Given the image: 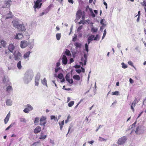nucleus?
<instances>
[{
	"label": "nucleus",
	"instance_id": "24",
	"mask_svg": "<svg viewBox=\"0 0 146 146\" xmlns=\"http://www.w3.org/2000/svg\"><path fill=\"white\" fill-rule=\"evenodd\" d=\"M46 80L45 78H44L43 80H42V83L44 85H45L47 87H48L47 84Z\"/></svg>",
	"mask_w": 146,
	"mask_h": 146
},
{
	"label": "nucleus",
	"instance_id": "44",
	"mask_svg": "<svg viewBox=\"0 0 146 146\" xmlns=\"http://www.w3.org/2000/svg\"><path fill=\"white\" fill-rule=\"evenodd\" d=\"M20 121L21 122L26 123V119L25 118H20L19 119Z\"/></svg>",
	"mask_w": 146,
	"mask_h": 146
},
{
	"label": "nucleus",
	"instance_id": "61",
	"mask_svg": "<svg viewBox=\"0 0 146 146\" xmlns=\"http://www.w3.org/2000/svg\"><path fill=\"white\" fill-rule=\"evenodd\" d=\"M74 67V68H78L80 67V65H75Z\"/></svg>",
	"mask_w": 146,
	"mask_h": 146
},
{
	"label": "nucleus",
	"instance_id": "32",
	"mask_svg": "<svg viewBox=\"0 0 146 146\" xmlns=\"http://www.w3.org/2000/svg\"><path fill=\"white\" fill-rule=\"evenodd\" d=\"M15 123H11V125L5 129V130L7 131L10 128L12 127L14 125Z\"/></svg>",
	"mask_w": 146,
	"mask_h": 146
},
{
	"label": "nucleus",
	"instance_id": "38",
	"mask_svg": "<svg viewBox=\"0 0 146 146\" xmlns=\"http://www.w3.org/2000/svg\"><path fill=\"white\" fill-rule=\"evenodd\" d=\"M94 35H92L89 36V37L88 38V39L91 41H92L94 40Z\"/></svg>",
	"mask_w": 146,
	"mask_h": 146
},
{
	"label": "nucleus",
	"instance_id": "28",
	"mask_svg": "<svg viewBox=\"0 0 146 146\" xmlns=\"http://www.w3.org/2000/svg\"><path fill=\"white\" fill-rule=\"evenodd\" d=\"M17 66L19 69H21V68L22 66L21 65V63L20 61H19L17 63Z\"/></svg>",
	"mask_w": 146,
	"mask_h": 146
},
{
	"label": "nucleus",
	"instance_id": "42",
	"mask_svg": "<svg viewBox=\"0 0 146 146\" xmlns=\"http://www.w3.org/2000/svg\"><path fill=\"white\" fill-rule=\"evenodd\" d=\"M121 64L122 66V68H126L127 67V66L123 62Z\"/></svg>",
	"mask_w": 146,
	"mask_h": 146
},
{
	"label": "nucleus",
	"instance_id": "10",
	"mask_svg": "<svg viewBox=\"0 0 146 146\" xmlns=\"http://www.w3.org/2000/svg\"><path fill=\"white\" fill-rule=\"evenodd\" d=\"M139 101V100H138L137 98H135L133 102L132 103L131 106V109L133 111L134 110V108L135 107V104H137Z\"/></svg>",
	"mask_w": 146,
	"mask_h": 146
},
{
	"label": "nucleus",
	"instance_id": "27",
	"mask_svg": "<svg viewBox=\"0 0 146 146\" xmlns=\"http://www.w3.org/2000/svg\"><path fill=\"white\" fill-rule=\"evenodd\" d=\"M56 39L58 40H60V37H61V33H57L56 34Z\"/></svg>",
	"mask_w": 146,
	"mask_h": 146
},
{
	"label": "nucleus",
	"instance_id": "26",
	"mask_svg": "<svg viewBox=\"0 0 146 146\" xmlns=\"http://www.w3.org/2000/svg\"><path fill=\"white\" fill-rule=\"evenodd\" d=\"M73 78L77 80H80V77L79 75H75L73 76Z\"/></svg>",
	"mask_w": 146,
	"mask_h": 146
},
{
	"label": "nucleus",
	"instance_id": "41",
	"mask_svg": "<svg viewBox=\"0 0 146 146\" xmlns=\"http://www.w3.org/2000/svg\"><path fill=\"white\" fill-rule=\"evenodd\" d=\"M74 104V102L73 101H71L68 104V106L69 107L72 106Z\"/></svg>",
	"mask_w": 146,
	"mask_h": 146
},
{
	"label": "nucleus",
	"instance_id": "56",
	"mask_svg": "<svg viewBox=\"0 0 146 146\" xmlns=\"http://www.w3.org/2000/svg\"><path fill=\"white\" fill-rule=\"evenodd\" d=\"M50 143H52V145H54V141L53 140H52V139H50Z\"/></svg>",
	"mask_w": 146,
	"mask_h": 146
},
{
	"label": "nucleus",
	"instance_id": "43",
	"mask_svg": "<svg viewBox=\"0 0 146 146\" xmlns=\"http://www.w3.org/2000/svg\"><path fill=\"white\" fill-rule=\"evenodd\" d=\"M106 29H105L104 31V33L103 35V36L102 38V39L103 40L105 36L106 35Z\"/></svg>",
	"mask_w": 146,
	"mask_h": 146
},
{
	"label": "nucleus",
	"instance_id": "45",
	"mask_svg": "<svg viewBox=\"0 0 146 146\" xmlns=\"http://www.w3.org/2000/svg\"><path fill=\"white\" fill-rule=\"evenodd\" d=\"M90 11L91 13V15L93 17H95V15L93 13L92 10L91 9H90Z\"/></svg>",
	"mask_w": 146,
	"mask_h": 146
},
{
	"label": "nucleus",
	"instance_id": "64",
	"mask_svg": "<svg viewBox=\"0 0 146 146\" xmlns=\"http://www.w3.org/2000/svg\"><path fill=\"white\" fill-rule=\"evenodd\" d=\"M129 82L131 84H133L134 82L133 80L131 79H129Z\"/></svg>",
	"mask_w": 146,
	"mask_h": 146
},
{
	"label": "nucleus",
	"instance_id": "9",
	"mask_svg": "<svg viewBox=\"0 0 146 146\" xmlns=\"http://www.w3.org/2000/svg\"><path fill=\"white\" fill-rule=\"evenodd\" d=\"M3 82L5 84H10L9 78L7 76H4L3 79Z\"/></svg>",
	"mask_w": 146,
	"mask_h": 146
},
{
	"label": "nucleus",
	"instance_id": "51",
	"mask_svg": "<svg viewBox=\"0 0 146 146\" xmlns=\"http://www.w3.org/2000/svg\"><path fill=\"white\" fill-rule=\"evenodd\" d=\"M50 119L51 120L54 119L55 120L56 119V117L54 115H51L50 116Z\"/></svg>",
	"mask_w": 146,
	"mask_h": 146
},
{
	"label": "nucleus",
	"instance_id": "17",
	"mask_svg": "<svg viewBox=\"0 0 146 146\" xmlns=\"http://www.w3.org/2000/svg\"><path fill=\"white\" fill-rule=\"evenodd\" d=\"M41 127L40 126H37L34 130V132L35 133H39L41 130Z\"/></svg>",
	"mask_w": 146,
	"mask_h": 146
},
{
	"label": "nucleus",
	"instance_id": "54",
	"mask_svg": "<svg viewBox=\"0 0 146 146\" xmlns=\"http://www.w3.org/2000/svg\"><path fill=\"white\" fill-rule=\"evenodd\" d=\"M128 63L129 64L132 66H133V63L131 61H128Z\"/></svg>",
	"mask_w": 146,
	"mask_h": 146
},
{
	"label": "nucleus",
	"instance_id": "47",
	"mask_svg": "<svg viewBox=\"0 0 146 146\" xmlns=\"http://www.w3.org/2000/svg\"><path fill=\"white\" fill-rule=\"evenodd\" d=\"M98 140L99 141H106V139H104V138H102L101 137H99Z\"/></svg>",
	"mask_w": 146,
	"mask_h": 146
},
{
	"label": "nucleus",
	"instance_id": "4",
	"mask_svg": "<svg viewBox=\"0 0 146 146\" xmlns=\"http://www.w3.org/2000/svg\"><path fill=\"white\" fill-rule=\"evenodd\" d=\"M15 59L16 60H20L21 57V54L18 50H16L13 54Z\"/></svg>",
	"mask_w": 146,
	"mask_h": 146
},
{
	"label": "nucleus",
	"instance_id": "29",
	"mask_svg": "<svg viewBox=\"0 0 146 146\" xmlns=\"http://www.w3.org/2000/svg\"><path fill=\"white\" fill-rule=\"evenodd\" d=\"M74 44L76 48H80L81 46V44L78 42H75Z\"/></svg>",
	"mask_w": 146,
	"mask_h": 146
},
{
	"label": "nucleus",
	"instance_id": "7",
	"mask_svg": "<svg viewBox=\"0 0 146 146\" xmlns=\"http://www.w3.org/2000/svg\"><path fill=\"white\" fill-rule=\"evenodd\" d=\"M126 140V138L125 137H123L119 139L117 143L120 145H123L125 143Z\"/></svg>",
	"mask_w": 146,
	"mask_h": 146
},
{
	"label": "nucleus",
	"instance_id": "40",
	"mask_svg": "<svg viewBox=\"0 0 146 146\" xmlns=\"http://www.w3.org/2000/svg\"><path fill=\"white\" fill-rule=\"evenodd\" d=\"M46 137V135H40V137L39 138V139H45Z\"/></svg>",
	"mask_w": 146,
	"mask_h": 146
},
{
	"label": "nucleus",
	"instance_id": "23",
	"mask_svg": "<svg viewBox=\"0 0 146 146\" xmlns=\"http://www.w3.org/2000/svg\"><path fill=\"white\" fill-rule=\"evenodd\" d=\"M0 43L1 45L3 47H5L7 45V43L5 41L3 40H1Z\"/></svg>",
	"mask_w": 146,
	"mask_h": 146
},
{
	"label": "nucleus",
	"instance_id": "1",
	"mask_svg": "<svg viewBox=\"0 0 146 146\" xmlns=\"http://www.w3.org/2000/svg\"><path fill=\"white\" fill-rule=\"evenodd\" d=\"M33 76V73L31 70L27 71L25 73L23 78V82L25 84H28L31 81Z\"/></svg>",
	"mask_w": 146,
	"mask_h": 146
},
{
	"label": "nucleus",
	"instance_id": "46",
	"mask_svg": "<svg viewBox=\"0 0 146 146\" xmlns=\"http://www.w3.org/2000/svg\"><path fill=\"white\" fill-rule=\"evenodd\" d=\"M65 78L67 81H68V80L70 79V75L69 74H67L65 76Z\"/></svg>",
	"mask_w": 146,
	"mask_h": 146
},
{
	"label": "nucleus",
	"instance_id": "50",
	"mask_svg": "<svg viewBox=\"0 0 146 146\" xmlns=\"http://www.w3.org/2000/svg\"><path fill=\"white\" fill-rule=\"evenodd\" d=\"M67 81H68L69 83L71 84H72L73 82V81L72 79H69Z\"/></svg>",
	"mask_w": 146,
	"mask_h": 146
},
{
	"label": "nucleus",
	"instance_id": "12",
	"mask_svg": "<svg viewBox=\"0 0 146 146\" xmlns=\"http://www.w3.org/2000/svg\"><path fill=\"white\" fill-rule=\"evenodd\" d=\"M31 52L29 51L25 53L23 55V58L25 59H27V60H29V56L30 53Z\"/></svg>",
	"mask_w": 146,
	"mask_h": 146
},
{
	"label": "nucleus",
	"instance_id": "19",
	"mask_svg": "<svg viewBox=\"0 0 146 146\" xmlns=\"http://www.w3.org/2000/svg\"><path fill=\"white\" fill-rule=\"evenodd\" d=\"M23 35L21 33L17 34L15 36V38L17 39H19L22 38Z\"/></svg>",
	"mask_w": 146,
	"mask_h": 146
},
{
	"label": "nucleus",
	"instance_id": "62",
	"mask_svg": "<svg viewBox=\"0 0 146 146\" xmlns=\"http://www.w3.org/2000/svg\"><path fill=\"white\" fill-rule=\"evenodd\" d=\"M35 86H38V81H35Z\"/></svg>",
	"mask_w": 146,
	"mask_h": 146
},
{
	"label": "nucleus",
	"instance_id": "30",
	"mask_svg": "<svg viewBox=\"0 0 146 146\" xmlns=\"http://www.w3.org/2000/svg\"><path fill=\"white\" fill-rule=\"evenodd\" d=\"M9 117L8 116H7L5 119H4V122L5 124H6L8 122Z\"/></svg>",
	"mask_w": 146,
	"mask_h": 146
},
{
	"label": "nucleus",
	"instance_id": "11",
	"mask_svg": "<svg viewBox=\"0 0 146 146\" xmlns=\"http://www.w3.org/2000/svg\"><path fill=\"white\" fill-rule=\"evenodd\" d=\"M28 44V43L27 41L23 40L21 42L20 46L21 48H24L27 46Z\"/></svg>",
	"mask_w": 146,
	"mask_h": 146
},
{
	"label": "nucleus",
	"instance_id": "37",
	"mask_svg": "<svg viewBox=\"0 0 146 146\" xmlns=\"http://www.w3.org/2000/svg\"><path fill=\"white\" fill-rule=\"evenodd\" d=\"M106 22L105 20L104 19H102L100 21L101 24L104 26L106 25L104 23Z\"/></svg>",
	"mask_w": 146,
	"mask_h": 146
},
{
	"label": "nucleus",
	"instance_id": "57",
	"mask_svg": "<svg viewBox=\"0 0 146 146\" xmlns=\"http://www.w3.org/2000/svg\"><path fill=\"white\" fill-rule=\"evenodd\" d=\"M76 71L79 74H80L82 72L81 70L80 69H76Z\"/></svg>",
	"mask_w": 146,
	"mask_h": 146
},
{
	"label": "nucleus",
	"instance_id": "52",
	"mask_svg": "<svg viewBox=\"0 0 146 146\" xmlns=\"http://www.w3.org/2000/svg\"><path fill=\"white\" fill-rule=\"evenodd\" d=\"M49 11V10L48 9H46L44 10L43 12L45 13V14L47 13Z\"/></svg>",
	"mask_w": 146,
	"mask_h": 146
},
{
	"label": "nucleus",
	"instance_id": "36",
	"mask_svg": "<svg viewBox=\"0 0 146 146\" xmlns=\"http://www.w3.org/2000/svg\"><path fill=\"white\" fill-rule=\"evenodd\" d=\"M119 92L118 91H116L115 92H112V94L113 95H115L117 96V95H119Z\"/></svg>",
	"mask_w": 146,
	"mask_h": 146
},
{
	"label": "nucleus",
	"instance_id": "55",
	"mask_svg": "<svg viewBox=\"0 0 146 146\" xmlns=\"http://www.w3.org/2000/svg\"><path fill=\"white\" fill-rule=\"evenodd\" d=\"M60 67H59L58 68H56L55 70V71L56 73L60 69Z\"/></svg>",
	"mask_w": 146,
	"mask_h": 146
},
{
	"label": "nucleus",
	"instance_id": "6",
	"mask_svg": "<svg viewBox=\"0 0 146 146\" xmlns=\"http://www.w3.org/2000/svg\"><path fill=\"white\" fill-rule=\"evenodd\" d=\"M143 131L144 129L143 127L139 126L137 127L135 133L137 134H140L143 133Z\"/></svg>",
	"mask_w": 146,
	"mask_h": 146
},
{
	"label": "nucleus",
	"instance_id": "22",
	"mask_svg": "<svg viewBox=\"0 0 146 146\" xmlns=\"http://www.w3.org/2000/svg\"><path fill=\"white\" fill-rule=\"evenodd\" d=\"M11 2L10 0H8L5 1V4L6 5L5 7H10V3Z\"/></svg>",
	"mask_w": 146,
	"mask_h": 146
},
{
	"label": "nucleus",
	"instance_id": "59",
	"mask_svg": "<svg viewBox=\"0 0 146 146\" xmlns=\"http://www.w3.org/2000/svg\"><path fill=\"white\" fill-rule=\"evenodd\" d=\"M86 22H87L88 23V24H92V25L93 24V23L92 22L88 20H86Z\"/></svg>",
	"mask_w": 146,
	"mask_h": 146
},
{
	"label": "nucleus",
	"instance_id": "18",
	"mask_svg": "<svg viewBox=\"0 0 146 146\" xmlns=\"http://www.w3.org/2000/svg\"><path fill=\"white\" fill-rule=\"evenodd\" d=\"M6 105L8 106H11L12 105V101L11 99H7L6 101Z\"/></svg>",
	"mask_w": 146,
	"mask_h": 146
},
{
	"label": "nucleus",
	"instance_id": "20",
	"mask_svg": "<svg viewBox=\"0 0 146 146\" xmlns=\"http://www.w3.org/2000/svg\"><path fill=\"white\" fill-rule=\"evenodd\" d=\"M13 90V88L11 86H8L6 88V91L8 93H10Z\"/></svg>",
	"mask_w": 146,
	"mask_h": 146
},
{
	"label": "nucleus",
	"instance_id": "49",
	"mask_svg": "<svg viewBox=\"0 0 146 146\" xmlns=\"http://www.w3.org/2000/svg\"><path fill=\"white\" fill-rule=\"evenodd\" d=\"M81 24H82L84 25L85 24V22H84V21L82 20H81L78 23V24L79 25H80Z\"/></svg>",
	"mask_w": 146,
	"mask_h": 146
},
{
	"label": "nucleus",
	"instance_id": "8",
	"mask_svg": "<svg viewBox=\"0 0 146 146\" xmlns=\"http://www.w3.org/2000/svg\"><path fill=\"white\" fill-rule=\"evenodd\" d=\"M46 117L42 116L40 119V124L41 125H43L44 126H45V124L46 123Z\"/></svg>",
	"mask_w": 146,
	"mask_h": 146
},
{
	"label": "nucleus",
	"instance_id": "21",
	"mask_svg": "<svg viewBox=\"0 0 146 146\" xmlns=\"http://www.w3.org/2000/svg\"><path fill=\"white\" fill-rule=\"evenodd\" d=\"M13 15L12 14L11 12H9L6 15L5 19H8L11 18L13 17Z\"/></svg>",
	"mask_w": 146,
	"mask_h": 146
},
{
	"label": "nucleus",
	"instance_id": "63",
	"mask_svg": "<svg viewBox=\"0 0 146 146\" xmlns=\"http://www.w3.org/2000/svg\"><path fill=\"white\" fill-rule=\"evenodd\" d=\"M94 141H88V143H89L90 144H91L92 145L93 143L94 142Z\"/></svg>",
	"mask_w": 146,
	"mask_h": 146
},
{
	"label": "nucleus",
	"instance_id": "16",
	"mask_svg": "<svg viewBox=\"0 0 146 146\" xmlns=\"http://www.w3.org/2000/svg\"><path fill=\"white\" fill-rule=\"evenodd\" d=\"M62 60V63L64 65L66 64L68 60L67 57L65 55H64L63 56Z\"/></svg>",
	"mask_w": 146,
	"mask_h": 146
},
{
	"label": "nucleus",
	"instance_id": "58",
	"mask_svg": "<svg viewBox=\"0 0 146 146\" xmlns=\"http://www.w3.org/2000/svg\"><path fill=\"white\" fill-rule=\"evenodd\" d=\"M59 124L60 127V129L61 130H62V127H63V125H61V122H59Z\"/></svg>",
	"mask_w": 146,
	"mask_h": 146
},
{
	"label": "nucleus",
	"instance_id": "3",
	"mask_svg": "<svg viewBox=\"0 0 146 146\" xmlns=\"http://www.w3.org/2000/svg\"><path fill=\"white\" fill-rule=\"evenodd\" d=\"M45 1V0H36V1H34L35 5H34L33 8L35 11H36V9H38L41 7L42 3H40Z\"/></svg>",
	"mask_w": 146,
	"mask_h": 146
},
{
	"label": "nucleus",
	"instance_id": "33",
	"mask_svg": "<svg viewBox=\"0 0 146 146\" xmlns=\"http://www.w3.org/2000/svg\"><path fill=\"white\" fill-rule=\"evenodd\" d=\"M65 53L68 56H70L71 55L70 51L67 49L66 50Z\"/></svg>",
	"mask_w": 146,
	"mask_h": 146
},
{
	"label": "nucleus",
	"instance_id": "48",
	"mask_svg": "<svg viewBox=\"0 0 146 146\" xmlns=\"http://www.w3.org/2000/svg\"><path fill=\"white\" fill-rule=\"evenodd\" d=\"M85 46L86 50L88 52V45L87 43H86L85 44Z\"/></svg>",
	"mask_w": 146,
	"mask_h": 146
},
{
	"label": "nucleus",
	"instance_id": "14",
	"mask_svg": "<svg viewBox=\"0 0 146 146\" xmlns=\"http://www.w3.org/2000/svg\"><path fill=\"white\" fill-rule=\"evenodd\" d=\"M15 49V46L12 44H10L8 47V49L9 52L11 53L13 52V51Z\"/></svg>",
	"mask_w": 146,
	"mask_h": 146
},
{
	"label": "nucleus",
	"instance_id": "35",
	"mask_svg": "<svg viewBox=\"0 0 146 146\" xmlns=\"http://www.w3.org/2000/svg\"><path fill=\"white\" fill-rule=\"evenodd\" d=\"M100 38V36L99 35H97L95 37H94V40H99Z\"/></svg>",
	"mask_w": 146,
	"mask_h": 146
},
{
	"label": "nucleus",
	"instance_id": "60",
	"mask_svg": "<svg viewBox=\"0 0 146 146\" xmlns=\"http://www.w3.org/2000/svg\"><path fill=\"white\" fill-rule=\"evenodd\" d=\"M84 56L85 58L84 60H87V55L86 54H84Z\"/></svg>",
	"mask_w": 146,
	"mask_h": 146
},
{
	"label": "nucleus",
	"instance_id": "25",
	"mask_svg": "<svg viewBox=\"0 0 146 146\" xmlns=\"http://www.w3.org/2000/svg\"><path fill=\"white\" fill-rule=\"evenodd\" d=\"M98 30V29L97 28H96L94 27H92L91 29V31L93 33H95Z\"/></svg>",
	"mask_w": 146,
	"mask_h": 146
},
{
	"label": "nucleus",
	"instance_id": "13",
	"mask_svg": "<svg viewBox=\"0 0 146 146\" xmlns=\"http://www.w3.org/2000/svg\"><path fill=\"white\" fill-rule=\"evenodd\" d=\"M82 15V12L80 10H78L77 11L76 13V19L78 20V19H80L81 18Z\"/></svg>",
	"mask_w": 146,
	"mask_h": 146
},
{
	"label": "nucleus",
	"instance_id": "53",
	"mask_svg": "<svg viewBox=\"0 0 146 146\" xmlns=\"http://www.w3.org/2000/svg\"><path fill=\"white\" fill-rule=\"evenodd\" d=\"M82 25H81L80 26V27H79L77 29V31H79L82 28Z\"/></svg>",
	"mask_w": 146,
	"mask_h": 146
},
{
	"label": "nucleus",
	"instance_id": "39",
	"mask_svg": "<svg viewBox=\"0 0 146 146\" xmlns=\"http://www.w3.org/2000/svg\"><path fill=\"white\" fill-rule=\"evenodd\" d=\"M40 76L39 75H37L35 77V81H39Z\"/></svg>",
	"mask_w": 146,
	"mask_h": 146
},
{
	"label": "nucleus",
	"instance_id": "5",
	"mask_svg": "<svg viewBox=\"0 0 146 146\" xmlns=\"http://www.w3.org/2000/svg\"><path fill=\"white\" fill-rule=\"evenodd\" d=\"M26 108L23 110V111L26 113H28L29 111H32L33 109V108L29 104H27L25 106Z\"/></svg>",
	"mask_w": 146,
	"mask_h": 146
},
{
	"label": "nucleus",
	"instance_id": "34",
	"mask_svg": "<svg viewBox=\"0 0 146 146\" xmlns=\"http://www.w3.org/2000/svg\"><path fill=\"white\" fill-rule=\"evenodd\" d=\"M63 76L62 74H59L58 76V78L60 79H62L63 78Z\"/></svg>",
	"mask_w": 146,
	"mask_h": 146
},
{
	"label": "nucleus",
	"instance_id": "2",
	"mask_svg": "<svg viewBox=\"0 0 146 146\" xmlns=\"http://www.w3.org/2000/svg\"><path fill=\"white\" fill-rule=\"evenodd\" d=\"M13 25L15 27L17 28L18 30L23 31L25 29V27L23 24L19 23V20L18 19L14 20L12 22Z\"/></svg>",
	"mask_w": 146,
	"mask_h": 146
},
{
	"label": "nucleus",
	"instance_id": "15",
	"mask_svg": "<svg viewBox=\"0 0 146 146\" xmlns=\"http://www.w3.org/2000/svg\"><path fill=\"white\" fill-rule=\"evenodd\" d=\"M28 44V45L30 49L32 48L34 45V40H31V41L29 42Z\"/></svg>",
	"mask_w": 146,
	"mask_h": 146
},
{
	"label": "nucleus",
	"instance_id": "31",
	"mask_svg": "<svg viewBox=\"0 0 146 146\" xmlns=\"http://www.w3.org/2000/svg\"><path fill=\"white\" fill-rule=\"evenodd\" d=\"M40 120V119L39 117H36L35 118V120L34 121V123H38L39 121Z\"/></svg>",
	"mask_w": 146,
	"mask_h": 146
}]
</instances>
